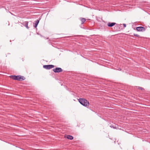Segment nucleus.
Masks as SVG:
<instances>
[{
  "label": "nucleus",
  "mask_w": 150,
  "mask_h": 150,
  "mask_svg": "<svg viewBox=\"0 0 150 150\" xmlns=\"http://www.w3.org/2000/svg\"><path fill=\"white\" fill-rule=\"evenodd\" d=\"M79 102L84 106H88L89 105L88 102L84 98H80L78 99Z\"/></svg>",
  "instance_id": "nucleus-1"
},
{
  "label": "nucleus",
  "mask_w": 150,
  "mask_h": 150,
  "mask_svg": "<svg viewBox=\"0 0 150 150\" xmlns=\"http://www.w3.org/2000/svg\"><path fill=\"white\" fill-rule=\"evenodd\" d=\"M10 77L13 80L18 81H23L25 79V78L23 76H21L11 75L10 76Z\"/></svg>",
  "instance_id": "nucleus-2"
},
{
  "label": "nucleus",
  "mask_w": 150,
  "mask_h": 150,
  "mask_svg": "<svg viewBox=\"0 0 150 150\" xmlns=\"http://www.w3.org/2000/svg\"><path fill=\"white\" fill-rule=\"evenodd\" d=\"M53 71L55 73H59L62 71V69L59 67H57L53 69Z\"/></svg>",
  "instance_id": "nucleus-3"
},
{
  "label": "nucleus",
  "mask_w": 150,
  "mask_h": 150,
  "mask_svg": "<svg viewBox=\"0 0 150 150\" xmlns=\"http://www.w3.org/2000/svg\"><path fill=\"white\" fill-rule=\"evenodd\" d=\"M43 68L45 69H49L54 67V66L52 65H44Z\"/></svg>",
  "instance_id": "nucleus-4"
},
{
  "label": "nucleus",
  "mask_w": 150,
  "mask_h": 150,
  "mask_svg": "<svg viewBox=\"0 0 150 150\" xmlns=\"http://www.w3.org/2000/svg\"><path fill=\"white\" fill-rule=\"evenodd\" d=\"M136 30L138 31H144L145 28L143 27H138L136 28Z\"/></svg>",
  "instance_id": "nucleus-5"
},
{
  "label": "nucleus",
  "mask_w": 150,
  "mask_h": 150,
  "mask_svg": "<svg viewBox=\"0 0 150 150\" xmlns=\"http://www.w3.org/2000/svg\"><path fill=\"white\" fill-rule=\"evenodd\" d=\"M116 23H109L108 24V25L110 27H112Z\"/></svg>",
  "instance_id": "nucleus-6"
},
{
  "label": "nucleus",
  "mask_w": 150,
  "mask_h": 150,
  "mask_svg": "<svg viewBox=\"0 0 150 150\" xmlns=\"http://www.w3.org/2000/svg\"><path fill=\"white\" fill-rule=\"evenodd\" d=\"M28 21H25L23 23V25L25 26L28 29H29L28 26Z\"/></svg>",
  "instance_id": "nucleus-7"
},
{
  "label": "nucleus",
  "mask_w": 150,
  "mask_h": 150,
  "mask_svg": "<svg viewBox=\"0 0 150 150\" xmlns=\"http://www.w3.org/2000/svg\"><path fill=\"white\" fill-rule=\"evenodd\" d=\"M39 20H37L36 21H35L34 25V27L35 28H36L37 27L39 23Z\"/></svg>",
  "instance_id": "nucleus-8"
},
{
  "label": "nucleus",
  "mask_w": 150,
  "mask_h": 150,
  "mask_svg": "<svg viewBox=\"0 0 150 150\" xmlns=\"http://www.w3.org/2000/svg\"><path fill=\"white\" fill-rule=\"evenodd\" d=\"M81 24H83L86 21V19L84 18H81Z\"/></svg>",
  "instance_id": "nucleus-9"
},
{
  "label": "nucleus",
  "mask_w": 150,
  "mask_h": 150,
  "mask_svg": "<svg viewBox=\"0 0 150 150\" xmlns=\"http://www.w3.org/2000/svg\"><path fill=\"white\" fill-rule=\"evenodd\" d=\"M67 138L68 139L71 140L73 139V137L72 136L69 135L67 136Z\"/></svg>",
  "instance_id": "nucleus-10"
},
{
  "label": "nucleus",
  "mask_w": 150,
  "mask_h": 150,
  "mask_svg": "<svg viewBox=\"0 0 150 150\" xmlns=\"http://www.w3.org/2000/svg\"><path fill=\"white\" fill-rule=\"evenodd\" d=\"M134 35L135 36H137V37H140L139 35H137V34H134Z\"/></svg>",
  "instance_id": "nucleus-11"
},
{
  "label": "nucleus",
  "mask_w": 150,
  "mask_h": 150,
  "mask_svg": "<svg viewBox=\"0 0 150 150\" xmlns=\"http://www.w3.org/2000/svg\"><path fill=\"white\" fill-rule=\"evenodd\" d=\"M138 88L141 90H144V89L140 87H138Z\"/></svg>",
  "instance_id": "nucleus-12"
},
{
  "label": "nucleus",
  "mask_w": 150,
  "mask_h": 150,
  "mask_svg": "<svg viewBox=\"0 0 150 150\" xmlns=\"http://www.w3.org/2000/svg\"><path fill=\"white\" fill-rule=\"evenodd\" d=\"M123 25L124 26V27H126V24H123Z\"/></svg>",
  "instance_id": "nucleus-13"
},
{
  "label": "nucleus",
  "mask_w": 150,
  "mask_h": 150,
  "mask_svg": "<svg viewBox=\"0 0 150 150\" xmlns=\"http://www.w3.org/2000/svg\"><path fill=\"white\" fill-rule=\"evenodd\" d=\"M110 127H113V128H114V127H112V126H110Z\"/></svg>",
  "instance_id": "nucleus-14"
},
{
  "label": "nucleus",
  "mask_w": 150,
  "mask_h": 150,
  "mask_svg": "<svg viewBox=\"0 0 150 150\" xmlns=\"http://www.w3.org/2000/svg\"><path fill=\"white\" fill-rule=\"evenodd\" d=\"M119 70H121V69H120Z\"/></svg>",
  "instance_id": "nucleus-15"
}]
</instances>
